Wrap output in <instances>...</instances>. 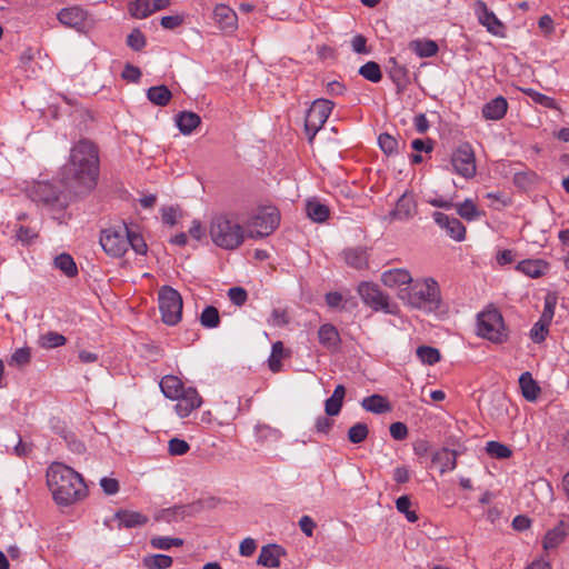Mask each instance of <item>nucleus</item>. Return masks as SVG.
I'll use <instances>...</instances> for the list:
<instances>
[{
  "instance_id": "e433bc0d",
  "label": "nucleus",
  "mask_w": 569,
  "mask_h": 569,
  "mask_svg": "<svg viewBox=\"0 0 569 569\" xmlns=\"http://www.w3.org/2000/svg\"><path fill=\"white\" fill-rule=\"evenodd\" d=\"M410 49L421 58L433 57L438 52V44L433 40H413Z\"/></svg>"
},
{
  "instance_id": "ddd939ff",
  "label": "nucleus",
  "mask_w": 569,
  "mask_h": 569,
  "mask_svg": "<svg viewBox=\"0 0 569 569\" xmlns=\"http://www.w3.org/2000/svg\"><path fill=\"white\" fill-rule=\"evenodd\" d=\"M451 164L457 174L471 179L476 174V158L472 147L469 143L460 144L451 156Z\"/></svg>"
},
{
  "instance_id": "3c124183",
  "label": "nucleus",
  "mask_w": 569,
  "mask_h": 569,
  "mask_svg": "<svg viewBox=\"0 0 569 569\" xmlns=\"http://www.w3.org/2000/svg\"><path fill=\"white\" fill-rule=\"evenodd\" d=\"M150 545L154 549L169 550L171 547H181L183 540L180 538L153 537L150 540Z\"/></svg>"
},
{
  "instance_id": "a211bd4d",
  "label": "nucleus",
  "mask_w": 569,
  "mask_h": 569,
  "mask_svg": "<svg viewBox=\"0 0 569 569\" xmlns=\"http://www.w3.org/2000/svg\"><path fill=\"white\" fill-rule=\"evenodd\" d=\"M433 219L435 222L442 229H446L448 236L456 241H462L465 239L466 228L458 218L437 211L433 213Z\"/></svg>"
},
{
  "instance_id": "b1692460",
  "label": "nucleus",
  "mask_w": 569,
  "mask_h": 569,
  "mask_svg": "<svg viewBox=\"0 0 569 569\" xmlns=\"http://www.w3.org/2000/svg\"><path fill=\"white\" fill-rule=\"evenodd\" d=\"M569 533V525H567L565 521H559V523L547 531L545 535V538L542 540V546L545 550H551L556 549L558 546H560L567 535Z\"/></svg>"
},
{
  "instance_id": "412c9836",
  "label": "nucleus",
  "mask_w": 569,
  "mask_h": 569,
  "mask_svg": "<svg viewBox=\"0 0 569 569\" xmlns=\"http://www.w3.org/2000/svg\"><path fill=\"white\" fill-rule=\"evenodd\" d=\"M286 555V550L276 543L263 546L260 550L257 563L266 568H278L280 558Z\"/></svg>"
},
{
  "instance_id": "4c0bfd02",
  "label": "nucleus",
  "mask_w": 569,
  "mask_h": 569,
  "mask_svg": "<svg viewBox=\"0 0 569 569\" xmlns=\"http://www.w3.org/2000/svg\"><path fill=\"white\" fill-rule=\"evenodd\" d=\"M53 264L69 278H73L78 274L77 264L69 253H60L57 256Z\"/></svg>"
},
{
  "instance_id": "c9c22d12",
  "label": "nucleus",
  "mask_w": 569,
  "mask_h": 569,
  "mask_svg": "<svg viewBox=\"0 0 569 569\" xmlns=\"http://www.w3.org/2000/svg\"><path fill=\"white\" fill-rule=\"evenodd\" d=\"M307 216L315 222H325L330 214L329 208L318 200H308L306 204Z\"/></svg>"
},
{
  "instance_id": "1a4fd4ad",
  "label": "nucleus",
  "mask_w": 569,
  "mask_h": 569,
  "mask_svg": "<svg viewBox=\"0 0 569 569\" xmlns=\"http://www.w3.org/2000/svg\"><path fill=\"white\" fill-rule=\"evenodd\" d=\"M358 293L365 305L375 311H382L387 315H396L398 307L391 303L389 296L382 292L378 284L372 282H361L358 286Z\"/></svg>"
},
{
  "instance_id": "a878e982",
  "label": "nucleus",
  "mask_w": 569,
  "mask_h": 569,
  "mask_svg": "<svg viewBox=\"0 0 569 569\" xmlns=\"http://www.w3.org/2000/svg\"><path fill=\"white\" fill-rule=\"evenodd\" d=\"M507 110V100L503 97L499 96L483 104L482 116L487 120H500L506 116Z\"/></svg>"
},
{
  "instance_id": "bf43d9fd",
  "label": "nucleus",
  "mask_w": 569,
  "mask_h": 569,
  "mask_svg": "<svg viewBox=\"0 0 569 569\" xmlns=\"http://www.w3.org/2000/svg\"><path fill=\"white\" fill-rule=\"evenodd\" d=\"M228 297L233 305L241 307L246 303L248 293L241 287H232L228 290Z\"/></svg>"
},
{
  "instance_id": "7c9ffc66",
  "label": "nucleus",
  "mask_w": 569,
  "mask_h": 569,
  "mask_svg": "<svg viewBox=\"0 0 569 569\" xmlns=\"http://www.w3.org/2000/svg\"><path fill=\"white\" fill-rule=\"evenodd\" d=\"M517 269L531 278H539L548 269V263L540 259L522 260L517 264Z\"/></svg>"
},
{
  "instance_id": "864d4df0",
  "label": "nucleus",
  "mask_w": 569,
  "mask_h": 569,
  "mask_svg": "<svg viewBox=\"0 0 569 569\" xmlns=\"http://www.w3.org/2000/svg\"><path fill=\"white\" fill-rule=\"evenodd\" d=\"M146 44V37L140 29H133L127 37V46L134 51H141Z\"/></svg>"
},
{
  "instance_id": "e2e57ef3",
  "label": "nucleus",
  "mask_w": 569,
  "mask_h": 569,
  "mask_svg": "<svg viewBox=\"0 0 569 569\" xmlns=\"http://www.w3.org/2000/svg\"><path fill=\"white\" fill-rule=\"evenodd\" d=\"M389 431H390V436L395 440H403L408 436V428H407V426L403 422H400V421L391 423L390 428H389Z\"/></svg>"
},
{
  "instance_id": "4d7b16f0",
  "label": "nucleus",
  "mask_w": 569,
  "mask_h": 569,
  "mask_svg": "<svg viewBox=\"0 0 569 569\" xmlns=\"http://www.w3.org/2000/svg\"><path fill=\"white\" fill-rule=\"evenodd\" d=\"M189 449V443L179 438H173L168 443V451L171 456H182L187 453Z\"/></svg>"
},
{
  "instance_id": "dca6fc26",
  "label": "nucleus",
  "mask_w": 569,
  "mask_h": 569,
  "mask_svg": "<svg viewBox=\"0 0 569 569\" xmlns=\"http://www.w3.org/2000/svg\"><path fill=\"white\" fill-rule=\"evenodd\" d=\"M174 400L177 401L174 406L176 412L181 418L188 417L193 410L198 409L202 405V398L192 387H187L182 395Z\"/></svg>"
},
{
  "instance_id": "a18cd8bd",
  "label": "nucleus",
  "mask_w": 569,
  "mask_h": 569,
  "mask_svg": "<svg viewBox=\"0 0 569 569\" xmlns=\"http://www.w3.org/2000/svg\"><path fill=\"white\" fill-rule=\"evenodd\" d=\"M256 437L261 442H276L281 438V432L268 425H258L256 427Z\"/></svg>"
},
{
  "instance_id": "6e6d98bb",
  "label": "nucleus",
  "mask_w": 569,
  "mask_h": 569,
  "mask_svg": "<svg viewBox=\"0 0 569 569\" xmlns=\"http://www.w3.org/2000/svg\"><path fill=\"white\" fill-rule=\"evenodd\" d=\"M378 143L386 154H392L398 148L397 139L389 133H381L378 138Z\"/></svg>"
},
{
  "instance_id": "338daca9",
  "label": "nucleus",
  "mask_w": 569,
  "mask_h": 569,
  "mask_svg": "<svg viewBox=\"0 0 569 569\" xmlns=\"http://www.w3.org/2000/svg\"><path fill=\"white\" fill-rule=\"evenodd\" d=\"M122 78L130 82H138L141 78V71L138 67L127 63L122 71Z\"/></svg>"
},
{
  "instance_id": "49530a36",
  "label": "nucleus",
  "mask_w": 569,
  "mask_h": 569,
  "mask_svg": "<svg viewBox=\"0 0 569 569\" xmlns=\"http://www.w3.org/2000/svg\"><path fill=\"white\" fill-rule=\"evenodd\" d=\"M66 342H67L66 337L63 335L54 332V331H49V332L40 336V338H39V345H40V347H42L44 349H52V348L61 347V346L66 345Z\"/></svg>"
},
{
  "instance_id": "8fccbe9b",
  "label": "nucleus",
  "mask_w": 569,
  "mask_h": 569,
  "mask_svg": "<svg viewBox=\"0 0 569 569\" xmlns=\"http://www.w3.org/2000/svg\"><path fill=\"white\" fill-rule=\"evenodd\" d=\"M368 426L363 422H357L348 430V439L352 443H360L368 437Z\"/></svg>"
},
{
  "instance_id": "a19ab883",
  "label": "nucleus",
  "mask_w": 569,
  "mask_h": 569,
  "mask_svg": "<svg viewBox=\"0 0 569 569\" xmlns=\"http://www.w3.org/2000/svg\"><path fill=\"white\" fill-rule=\"evenodd\" d=\"M359 74L373 83H377L382 78L380 66L376 61H368L359 68Z\"/></svg>"
},
{
  "instance_id": "774afa93",
  "label": "nucleus",
  "mask_w": 569,
  "mask_h": 569,
  "mask_svg": "<svg viewBox=\"0 0 569 569\" xmlns=\"http://www.w3.org/2000/svg\"><path fill=\"white\" fill-rule=\"evenodd\" d=\"M183 22V18L181 16H164L160 20V24L162 28L172 30L179 27Z\"/></svg>"
},
{
  "instance_id": "c756f323",
  "label": "nucleus",
  "mask_w": 569,
  "mask_h": 569,
  "mask_svg": "<svg viewBox=\"0 0 569 569\" xmlns=\"http://www.w3.org/2000/svg\"><path fill=\"white\" fill-rule=\"evenodd\" d=\"M200 122V117L191 111H181L176 117V124L183 134H190Z\"/></svg>"
},
{
  "instance_id": "20e7f679",
  "label": "nucleus",
  "mask_w": 569,
  "mask_h": 569,
  "mask_svg": "<svg viewBox=\"0 0 569 569\" xmlns=\"http://www.w3.org/2000/svg\"><path fill=\"white\" fill-rule=\"evenodd\" d=\"M209 233L212 242L224 250L239 248L246 237L242 226L226 214L212 218Z\"/></svg>"
},
{
  "instance_id": "f03ea898",
  "label": "nucleus",
  "mask_w": 569,
  "mask_h": 569,
  "mask_svg": "<svg viewBox=\"0 0 569 569\" xmlns=\"http://www.w3.org/2000/svg\"><path fill=\"white\" fill-rule=\"evenodd\" d=\"M47 485L59 506L73 505L88 493L82 476L69 465H49Z\"/></svg>"
},
{
  "instance_id": "423d86ee",
  "label": "nucleus",
  "mask_w": 569,
  "mask_h": 569,
  "mask_svg": "<svg viewBox=\"0 0 569 569\" xmlns=\"http://www.w3.org/2000/svg\"><path fill=\"white\" fill-rule=\"evenodd\" d=\"M280 213L274 207L260 208L249 220L248 237L257 239L271 234L279 226Z\"/></svg>"
},
{
  "instance_id": "bb28decb",
  "label": "nucleus",
  "mask_w": 569,
  "mask_h": 569,
  "mask_svg": "<svg viewBox=\"0 0 569 569\" xmlns=\"http://www.w3.org/2000/svg\"><path fill=\"white\" fill-rule=\"evenodd\" d=\"M160 389L166 398L174 400L186 390L183 382L176 376H164L160 383Z\"/></svg>"
},
{
  "instance_id": "f8f14e48",
  "label": "nucleus",
  "mask_w": 569,
  "mask_h": 569,
  "mask_svg": "<svg viewBox=\"0 0 569 569\" xmlns=\"http://www.w3.org/2000/svg\"><path fill=\"white\" fill-rule=\"evenodd\" d=\"M36 198L48 207L53 209H63L68 206L72 192L63 186V190L59 189L51 182H40L34 189Z\"/></svg>"
},
{
  "instance_id": "680f3d73",
  "label": "nucleus",
  "mask_w": 569,
  "mask_h": 569,
  "mask_svg": "<svg viewBox=\"0 0 569 569\" xmlns=\"http://www.w3.org/2000/svg\"><path fill=\"white\" fill-rule=\"evenodd\" d=\"M351 48L356 53L369 54L370 49L367 47V38L362 34H356L351 40Z\"/></svg>"
},
{
  "instance_id": "72a5a7b5",
  "label": "nucleus",
  "mask_w": 569,
  "mask_h": 569,
  "mask_svg": "<svg viewBox=\"0 0 569 569\" xmlns=\"http://www.w3.org/2000/svg\"><path fill=\"white\" fill-rule=\"evenodd\" d=\"M116 517L119 520L120 526L126 528L139 527L148 521V518L144 515L129 510H120L116 513Z\"/></svg>"
},
{
  "instance_id": "473e14b6",
  "label": "nucleus",
  "mask_w": 569,
  "mask_h": 569,
  "mask_svg": "<svg viewBox=\"0 0 569 569\" xmlns=\"http://www.w3.org/2000/svg\"><path fill=\"white\" fill-rule=\"evenodd\" d=\"M387 73L400 91L407 83V69L399 64L395 58H390L387 66Z\"/></svg>"
},
{
  "instance_id": "f3484780",
  "label": "nucleus",
  "mask_w": 569,
  "mask_h": 569,
  "mask_svg": "<svg viewBox=\"0 0 569 569\" xmlns=\"http://www.w3.org/2000/svg\"><path fill=\"white\" fill-rule=\"evenodd\" d=\"M475 12L480 24L486 27L488 32L495 36H503V24L496 17V14L488 9L487 4L482 0H477L475 2Z\"/></svg>"
},
{
  "instance_id": "052dcab7",
  "label": "nucleus",
  "mask_w": 569,
  "mask_h": 569,
  "mask_svg": "<svg viewBox=\"0 0 569 569\" xmlns=\"http://www.w3.org/2000/svg\"><path fill=\"white\" fill-rule=\"evenodd\" d=\"M268 323L273 327H283L289 323V316L286 310L282 309H273Z\"/></svg>"
},
{
  "instance_id": "6e6552de",
  "label": "nucleus",
  "mask_w": 569,
  "mask_h": 569,
  "mask_svg": "<svg viewBox=\"0 0 569 569\" xmlns=\"http://www.w3.org/2000/svg\"><path fill=\"white\" fill-rule=\"evenodd\" d=\"M478 335L495 343L507 340L503 318L497 309L483 311L478 316Z\"/></svg>"
},
{
  "instance_id": "5fc2aeb1",
  "label": "nucleus",
  "mask_w": 569,
  "mask_h": 569,
  "mask_svg": "<svg viewBox=\"0 0 569 569\" xmlns=\"http://www.w3.org/2000/svg\"><path fill=\"white\" fill-rule=\"evenodd\" d=\"M549 326V322L539 319V321H537L530 330L531 340L536 343L543 342L546 340Z\"/></svg>"
},
{
  "instance_id": "c85d7f7f",
  "label": "nucleus",
  "mask_w": 569,
  "mask_h": 569,
  "mask_svg": "<svg viewBox=\"0 0 569 569\" xmlns=\"http://www.w3.org/2000/svg\"><path fill=\"white\" fill-rule=\"evenodd\" d=\"M346 396V388L343 385L336 386L331 397L325 402V411L329 417L338 416L341 411L343 399Z\"/></svg>"
},
{
  "instance_id": "f704fd0d",
  "label": "nucleus",
  "mask_w": 569,
  "mask_h": 569,
  "mask_svg": "<svg viewBox=\"0 0 569 569\" xmlns=\"http://www.w3.org/2000/svg\"><path fill=\"white\" fill-rule=\"evenodd\" d=\"M171 97V91L164 84L151 87L147 91V98L149 101L159 107L167 106L170 102Z\"/></svg>"
},
{
  "instance_id": "aec40b11",
  "label": "nucleus",
  "mask_w": 569,
  "mask_h": 569,
  "mask_svg": "<svg viewBox=\"0 0 569 569\" xmlns=\"http://www.w3.org/2000/svg\"><path fill=\"white\" fill-rule=\"evenodd\" d=\"M213 19L224 32H233L238 27L237 13L226 4H217L213 10Z\"/></svg>"
},
{
  "instance_id": "2f4dec72",
  "label": "nucleus",
  "mask_w": 569,
  "mask_h": 569,
  "mask_svg": "<svg viewBox=\"0 0 569 569\" xmlns=\"http://www.w3.org/2000/svg\"><path fill=\"white\" fill-rule=\"evenodd\" d=\"M519 385L521 388L522 396L526 400L535 401L538 398V395L540 392V387L532 379V376L530 372L521 373V376L519 378Z\"/></svg>"
},
{
  "instance_id": "69168bd1",
  "label": "nucleus",
  "mask_w": 569,
  "mask_h": 569,
  "mask_svg": "<svg viewBox=\"0 0 569 569\" xmlns=\"http://www.w3.org/2000/svg\"><path fill=\"white\" fill-rule=\"evenodd\" d=\"M16 237L19 241L29 243L37 237V232L29 227L20 226L16 230Z\"/></svg>"
},
{
  "instance_id": "de8ad7c7",
  "label": "nucleus",
  "mask_w": 569,
  "mask_h": 569,
  "mask_svg": "<svg viewBox=\"0 0 569 569\" xmlns=\"http://www.w3.org/2000/svg\"><path fill=\"white\" fill-rule=\"evenodd\" d=\"M522 92L528 96L535 103L540 104L548 109H556L557 102L553 98L548 97L532 88L522 89Z\"/></svg>"
},
{
  "instance_id": "37998d69",
  "label": "nucleus",
  "mask_w": 569,
  "mask_h": 569,
  "mask_svg": "<svg viewBox=\"0 0 569 569\" xmlns=\"http://www.w3.org/2000/svg\"><path fill=\"white\" fill-rule=\"evenodd\" d=\"M418 359L428 366H432L440 361V351L437 348L429 346H420L416 350Z\"/></svg>"
},
{
  "instance_id": "5701e85b",
  "label": "nucleus",
  "mask_w": 569,
  "mask_h": 569,
  "mask_svg": "<svg viewBox=\"0 0 569 569\" xmlns=\"http://www.w3.org/2000/svg\"><path fill=\"white\" fill-rule=\"evenodd\" d=\"M342 257L345 262L355 269L361 270L368 268L369 253L365 247H355L343 250Z\"/></svg>"
},
{
  "instance_id": "393cba45",
  "label": "nucleus",
  "mask_w": 569,
  "mask_h": 569,
  "mask_svg": "<svg viewBox=\"0 0 569 569\" xmlns=\"http://www.w3.org/2000/svg\"><path fill=\"white\" fill-rule=\"evenodd\" d=\"M319 342L329 351H336L341 342L337 328L331 323L320 326L318 330Z\"/></svg>"
},
{
  "instance_id": "ea45409f",
  "label": "nucleus",
  "mask_w": 569,
  "mask_h": 569,
  "mask_svg": "<svg viewBox=\"0 0 569 569\" xmlns=\"http://www.w3.org/2000/svg\"><path fill=\"white\" fill-rule=\"evenodd\" d=\"M200 323L207 329L218 328L220 325V315L216 307L207 306L200 315Z\"/></svg>"
},
{
  "instance_id": "7ed1b4c3",
  "label": "nucleus",
  "mask_w": 569,
  "mask_h": 569,
  "mask_svg": "<svg viewBox=\"0 0 569 569\" xmlns=\"http://www.w3.org/2000/svg\"><path fill=\"white\" fill-rule=\"evenodd\" d=\"M400 298L415 309L430 312L441 303L440 287L433 278L416 279L402 290Z\"/></svg>"
},
{
  "instance_id": "0eeeda50",
  "label": "nucleus",
  "mask_w": 569,
  "mask_h": 569,
  "mask_svg": "<svg viewBox=\"0 0 569 569\" xmlns=\"http://www.w3.org/2000/svg\"><path fill=\"white\" fill-rule=\"evenodd\" d=\"M158 300L162 321L168 326L180 322L183 302L178 290L163 286L159 290Z\"/></svg>"
},
{
  "instance_id": "39448f33",
  "label": "nucleus",
  "mask_w": 569,
  "mask_h": 569,
  "mask_svg": "<svg viewBox=\"0 0 569 569\" xmlns=\"http://www.w3.org/2000/svg\"><path fill=\"white\" fill-rule=\"evenodd\" d=\"M129 227L121 222L106 228L100 233V244L103 251L112 258L122 257L129 249Z\"/></svg>"
},
{
  "instance_id": "cd10ccee",
  "label": "nucleus",
  "mask_w": 569,
  "mask_h": 569,
  "mask_svg": "<svg viewBox=\"0 0 569 569\" xmlns=\"http://www.w3.org/2000/svg\"><path fill=\"white\" fill-rule=\"evenodd\" d=\"M361 407L368 411L376 415H381L389 412L391 410V406L387 398L381 395H371L366 397L361 401Z\"/></svg>"
},
{
  "instance_id": "603ef678",
  "label": "nucleus",
  "mask_w": 569,
  "mask_h": 569,
  "mask_svg": "<svg viewBox=\"0 0 569 569\" xmlns=\"http://www.w3.org/2000/svg\"><path fill=\"white\" fill-rule=\"evenodd\" d=\"M129 247L137 253V254H146L148 251V246L143 239V237L129 228Z\"/></svg>"
},
{
  "instance_id": "9b49d317",
  "label": "nucleus",
  "mask_w": 569,
  "mask_h": 569,
  "mask_svg": "<svg viewBox=\"0 0 569 569\" xmlns=\"http://www.w3.org/2000/svg\"><path fill=\"white\" fill-rule=\"evenodd\" d=\"M57 19L64 27L74 29L78 32H87L94 26V19L89 11L79 6L62 8L57 13Z\"/></svg>"
},
{
  "instance_id": "c03bdc74",
  "label": "nucleus",
  "mask_w": 569,
  "mask_h": 569,
  "mask_svg": "<svg viewBox=\"0 0 569 569\" xmlns=\"http://www.w3.org/2000/svg\"><path fill=\"white\" fill-rule=\"evenodd\" d=\"M283 356H284L283 343L281 341H276L272 345L271 355L268 359V366L272 372H279L281 370V367H282L281 359L283 358Z\"/></svg>"
},
{
  "instance_id": "9d476101",
  "label": "nucleus",
  "mask_w": 569,
  "mask_h": 569,
  "mask_svg": "<svg viewBox=\"0 0 569 569\" xmlns=\"http://www.w3.org/2000/svg\"><path fill=\"white\" fill-rule=\"evenodd\" d=\"M333 108V103L327 99H317L307 111L305 129L311 142L317 132L323 127Z\"/></svg>"
},
{
  "instance_id": "13d9d810",
  "label": "nucleus",
  "mask_w": 569,
  "mask_h": 569,
  "mask_svg": "<svg viewBox=\"0 0 569 569\" xmlns=\"http://www.w3.org/2000/svg\"><path fill=\"white\" fill-rule=\"evenodd\" d=\"M31 353L29 348L17 349L9 361V365L24 366L30 362Z\"/></svg>"
},
{
  "instance_id": "6ab92c4d",
  "label": "nucleus",
  "mask_w": 569,
  "mask_h": 569,
  "mask_svg": "<svg viewBox=\"0 0 569 569\" xmlns=\"http://www.w3.org/2000/svg\"><path fill=\"white\" fill-rule=\"evenodd\" d=\"M417 202L412 193L405 192L397 201L391 216L400 221H407L417 214Z\"/></svg>"
},
{
  "instance_id": "58836bf2",
  "label": "nucleus",
  "mask_w": 569,
  "mask_h": 569,
  "mask_svg": "<svg viewBox=\"0 0 569 569\" xmlns=\"http://www.w3.org/2000/svg\"><path fill=\"white\" fill-rule=\"evenodd\" d=\"M486 452L489 455L491 459H508L512 455V450L498 441H488L485 447Z\"/></svg>"
},
{
  "instance_id": "4468645a",
  "label": "nucleus",
  "mask_w": 569,
  "mask_h": 569,
  "mask_svg": "<svg viewBox=\"0 0 569 569\" xmlns=\"http://www.w3.org/2000/svg\"><path fill=\"white\" fill-rule=\"evenodd\" d=\"M467 449L462 437L450 435L440 449L431 452V462H456L458 457L466 452Z\"/></svg>"
},
{
  "instance_id": "79ce46f5",
  "label": "nucleus",
  "mask_w": 569,
  "mask_h": 569,
  "mask_svg": "<svg viewBox=\"0 0 569 569\" xmlns=\"http://www.w3.org/2000/svg\"><path fill=\"white\" fill-rule=\"evenodd\" d=\"M457 213L467 221H473L480 217V211L471 199L456 204Z\"/></svg>"
},
{
  "instance_id": "f257e3e1",
  "label": "nucleus",
  "mask_w": 569,
  "mask_h": 569,
  "mask_svg": "<svg viewBox=\"0 0 569 569\" xmlns=\"http://www.w3.org/2000/svg\"><path fill=\"white\" fill-rule=\"evenodd\" d=\"M99 177V151L87 139L78 141L70 150L69 160L60 170V182L73 196L90 192Z\"/></svg>"
},
{
  "instance_id": "09e8293b",
  "label": "nucleus",
  "mask_w": 569,
  "mask_h": 569,
  "mask_svg": "<svg viewBox=\"0 0 569 569\" xmlns=\"http://www.w3.org/2000/svg\"><path fill=\"white\" fill-rule=\"evenodd\" d=\"M144 565L149 569H168L172 566V558L167 555H153L144 558Z\"/></svg>"
},
{
  "instance_id": "4be33fe9",
  "label": "nucleus",
  "mask_w": 569,
  "mask_h": 569,
  "mask_svg": "<svg viewBox=\"0 0 569 569\" xmlns=\"http://www.w3.org/2000/svg\"><path fill=\"white\" fill-rule=\"evenodd\" d=\"M381 282L389 288H397L403 284H411L413 279L409 270L405 268H395L381 273Z\"/></svg>"
},
{
  "instance_id": "0e129e2a",
  "label": "nucleus",
  "mask_w": 569,
  "mask_h": 569,
  "mask_svg": "<svg viewBox=\"0 0 569 569\" xmlns=\"http://www.w3.org/2000/svg\"><path fill=\"white\" fill-rule=\"evenodd\" d=\"M413 451L419 458H426L431 452V445L426 439H417L413 442Z\"/></svg>"
},
{
  "instance_id": "2eb2a0df",
  "label": "nucleus",
  "mask_w": 569,
  "mask_h": 569,
  "mask_svg": "<svg viewBox=\"0 0 569 569\" xmlns=\"http://www.w3.org/2000/svg\"><path fill=\"white\" fill-rule=\"evenodd\" d=\"M169 4V0H133L129 2L128 10L133 18L144 19L156 11L168 8Z\"/></svg>"
}]
</instances>
